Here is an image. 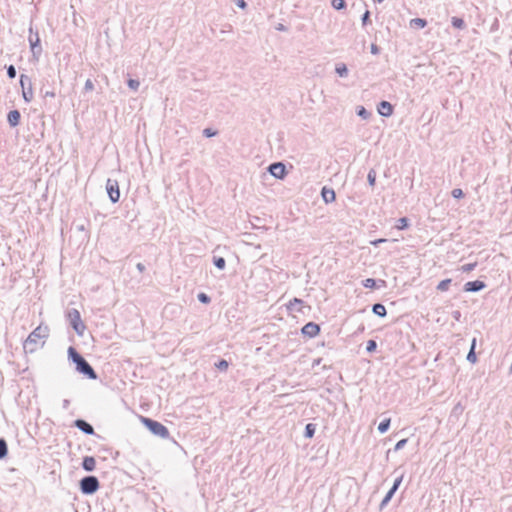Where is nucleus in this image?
I'll return each mask as SVG.
<instances>
[{"label":"nucleus","mask_w":512,"mask_h":512,"mask_svg":"<svg viewBox=\"0 0 512 512\" xmlns=\"http://www.w3.org/2000/svg\"><path fill=\"white\" fill-rule=\"evenodd\" d=\"M49 329L47 326L39 325L27 337L24 342V349L30 353L35 352L38 348L42 347L45 339L48 337Z\"/></svg>","instance_id":"nucleus-1"},{"label":"nucleus","mask_w":512,"mask_h":512,"mask_svg":"<svg viewBox=\"0 0 512 512\" xmlns=\"http://www.w3.org/2000/svg\"><path fill=\"white\" fill-rule=\"evenodd\" d=\"M70 358L77 365V370L85 375H87L91 379L96 378V374L92 367L85 361V359L80 356L73 347H70L68 350Z\"/></svg>","instance_id":"nucleus-2"},{"label":"nucleus","mask_w":512,"mask_h":512,"mask_svg":"<svg viewBox=\"0 0 512 512\" xmlns=\"http://www.w3.org/2000/svg\"><path fill=\"white\" fill-rule=\"evenodd\" d=\"M140 421L142 424H144L153 434L162 437V438H168L169 437V431L168 429L161 424L160 422H157L155 420H152L150 418L141 416Z\"/></svg>","instance_id":"nucleus-3"},{"label":"nucleus","mask_w":512,"mask_h":512,"mask_svg":"<svg viewBox=\"0 0 512 512\" xmlns=\"http://www.w3.org/2000/svg\"><path fill=\"white\" fill-rule=\"evenodd\" d=\"M81 491L85 494H92L99 488L98 479L94 476H88L80 482Z\"/></svg>","instance_id":"nucleus-4"},{"label":"nucleus","mask_w":512,"mask_h":512,"mask_svg":"<svg viewBox=\"0 0 512 512\" xmlns=\"http://www.w3.org/2000/svg\"><path fill=\"white\" fill-rule=\"evenodd\" d=\"M68 319H69L71 325L73 326L74 330L78 334H82L85 329V325H84L83 321L81 320V315H80L79 311L76 309L71 310L68 313Z\"/></svg>","instance_id":"nucleus-5"},{"label":"nucleus","mask_w":512,"mask_h":512,"mask_svg":"<svg viewBox=\"0 0 512 512\" xmlns=\"http://www.w3.org/2000/svg\"><path fill=\"white\" fill-rule=\"evenodd\" d=\"M107 193L112 202H117L120 198L119 185L116 180L108 179L106 183Z\"/></svg>","instance_id":"nucleus-6"},{"label":"nucleus","mask_w":512,"mask_h":512,"mask_svg":"<svg viewBox=\"0 0 512 512\" xmlns=\"http://www.w3.org/2000/svg\"><path fill=\"white\" fill-rule=\"evenodd\" d=\"M301 332L303 335L312 338L320 333V327L314 322H309L302 327Z\"/></svg>","instance_id":"nucleus-7"},{"label":"nucleus","mask_w":512,"mask_h":512,"mask_svg":"<svg viewBox=\"0 0 512 512\" xmlns=\"http://www.w3.org/2000/svg\"><path fill=\"white\" fill-rule=\"evenodd\" d=\"M270 173L279 179H283L286 175V167L283 163H274L269 167Z\"/></svg>","instance_id":"nucleus-8"},{"label":"nucleus","mask_w":512,"mask_h":512,"mask_svg":"<svg viewBox=\"0 0 512 512\" xmlns=\"http://www.w3.org/2000/svg\"><path fill=\"white\" fill-rule=\"evenodd\" d=\"M402 480H403V476H400V477H398V478L395 480V482H394V484H393L392 488L388 491V493L386 494L385 498L383 499V501H382V506H383V505H385V504H387V503L390 501V499L392 498V496L394 495V493L396 492V490H397V489H398V487L400 486V484H401Z\"/></svg>","instance_id":"nucleus-9"},{"label":"nucleus","mask_w":512,"mask_h":512,"mask_svg":"<svg viewBox=\"0 0 512 512\" xmlns=\"http://www.w3.org/2000/svg\"><path fill=\"white\" fill-rule=\"evenodd\" d=\"M485 287V284L482 281H470L467 282L464 286L465 291L467 292H474L479 291Z\"/></svg>","instance_id":"nucleus-10"},{"label":"nucleus","mask_w":512,"mask_h":512,"mask_svg":"<svg viewBox=\"0 0 512 512\" xmlns=\"http://www.w3.org/2000/svg\"><path fill=\"white\" fill-rule=\"evenodd\" d=\"M321 194L325 203H332L336 199V194L333 189L323 187Z\"/></svg>","instance_id":"nucleus-11"},{"label":"nucleus","mask_w":512,"mask_h":512,"mask_svg":"<svg viewBox=\"0 0 512 512\" xmlns=\"http://www.w3.org/2000/svg\"><path fill=\"white\" fill-rule=\"evenodd\" d=\"M378 112L383 115V116H390L393 112V107L392 105L387 102V101H382L380 104H379V107H378Z\"/></svg>","instance_id":"nucleus-12"},{"label":"nucleus","mask_w":512,"mask_h":512,"mask_svg":"<svg viewBox=\"0 0 512 512\" xmlns=\"http://www.w3.org/2000/svg\"><path fill=\"white\" fill-rule=\"evenodd\" d=\"M75 426L78 427L83 432H85L86 434H93L94 433L93 427L89 423L84 421V420H81V419L76 420L75 421Z\"/></svg>","instance_id":"nucleus-13"},{"label":"nucleus","mask_w":512,"mask_h":512,"mask_svg":"<svg viewBox=\"0 0 512 512\" xmlns=\"http://www.w3.org/2000/svg\"><path fill=\"white\" fill-rule=\"evenodd\" d=\"M83 468L86 470V471H93L96 467V460L94 457L92 456H86L84 459H83Z\"/></svg>","instance_id":"nucleus-14"},{"label":"nucleus","mask_w":512,"mask_h":512,"mask_svg":"<svg viewBox=\"0 0 512 512\" xmlns=\"http://www.w3.org/2000/svg\"><path fill=\"white\" fill-rule=\"evenodd\" d=\"M20 113L17 110H12L8 113V122L11 126H17L20 121Z\"/></svg>","instance_id":"nucleus-15"},{"label":"nucleus","mask_w":512,"mask_h":512,"mask_svg":"<svg viewBox=\"0 0 512 512\" xmlns=\"http://www.w3.org/2000/svg\"><path fill=\"white\" fill-rule=\"evenodd\" d=\"M475 346H476V339H473L472 341V345H471V349L467 355V360L471 363H476L477 361V357H476V354H475Z\"/></svg>","instance_id":"nucleus-16"},{"label":"nucleus","mask_w":512,"mask_h":512,"mask_svg":"<svg viewBox=\"0 0 512 512\" xmlns=\"http://www.w3.org/2000/svg\"><path fill=\"white\" fill-rule=\"evenodd\" d=\"M373 312L380 317H384L386 315V308L382 304H375L373 306Z\"/></svg>","instance_id":"nucleus-17"},{"label":"nucleus","mask_w":512,"mask_h":512,"mask_svg":"<svg viewBox=\"0 0 512 512\" xmlns=\"http://www.w3.org/2000/svg\"><path fill=\"white\" fill-rule=\"evenodd\" d=\"M426 20L421 18H415L410 21L411 27L424 28L426 26Z\"/></svg>","instance_id":"nucleus-18"},{"label":"nucleus","mask_w":512,"mask_h":512,"mask_svg":"<svg viewBox=\"0 0 512 512\" xmlns=\"http://www.w3.org/2000/svg\"><path fill=\"white\" fill-rule=\"evenodd\" d=\"M450 283H451V279H445V280H442L441 282H439V284L437 285V289L441 292H445L449 289V286H450Z\"/></svg>","instance_id":"nucleus-19"},{"label":"nucleus","mask_w":512,"mask_h":512,"mask_svg":"<svg viewBox=\"0 0 512 512\" xmlns=\"http://www.w3.org/2000/svg\"><path fill=\"white\" fill-rule=\"evenodd\" d=\"M407 227H408V219L407 218L403 217V218L398 219V221L396 223V228L398 230H403Z\"/></svg>","instance_id":"nucleus-20"},{"label":"nucleus","mask_w":512,"mask_h":512,"mask_svg":"<svg viewBox=\"0 0 512 512\" xmlns=\"http://www.w3.org/2000/svg\"><path fill=\"white\" fill-rule=\"evenodd\" d=\"M314 433H315V426L311 423L307 424L306 428H305L306 437L312 438L314 436Z\"/></svg>","instance_id":"nucleus-21"},{"label":"nucleus","mask_w":512,"mask_h":512,"mask_svg":"<svg viewBox=\"0 0 512 512\" xmlns=\"http://www.w3.org/2000/svg\"><path fill=\"white\" fill-rule=\"evenodd\" d=\"M390 426V419H385L384 421H382L379 426H378V430L381 432V433H384L388 430Z\"/></svg>","instance_id":"nucleus-22"},{"label":"nucleus","mask_w":512,"mask_h":512,"mask_svg":"<svg viewBox=\"0 0 512 512\" xmlns=\"http://www.w3.org/2000/svg\"><path fill=\"white\" fill-rule=\"evenodd\" d=\"M331 4H332L333 8L336 10H341V9L345 8V5H346L344 0H332Z\"/></svg>","instance_id":"nucleus-23"},{"label":"nucleus","mask_w":512,"mask_h":512,"mask_svg":"<svg viewBox=\"0 0 512 512\" xmlns=\"http://www.w3.org/2000/svg\"><path fill=\"white\" fill-rule=\"evenodd\" d=\"M452 25L455 28L462 29L464 27V21L461 18L453 17L452 18Z\"/></svg>","instance_id":"nucleus-24"},{"label":"nucleus","mask_w":512,"mask_h":512,"mask_svg":"<svg viewBox=\"0 0 512 512\" xmlns=\"http://www.w3.org/2000/svg\"><path fill=\"white\" fill-rule=\"evenodd\" d=\"M364 287L374 289L376 287V281L372 278H367L363 282Z\"/></svg>","instance_id":"nucleus-25"},{"label":"nucleus","mask_w":512,"mask_h":512,"mask_svg":"<svg viewBox=\"0 0 512 512\" xmlns=\"http://www.w3.org/2000/svg\"><path fill=\"white\" fill-rule=\"evenodd\" d=\"M7 454V444L3 439H0V458Z\"/></svg>","instance_id":"nucleus-26"},{"label":"nucleus","mask_w":512,"mask_h":512,"mask_svg":"<svg viewBox=\"0 0 512 512\" xmlns=\"http://www.w3.org/2000/svg\"><path fill=\"white\" fill-rule=\"evenodd\" d=\"M476 265H477V263H476V262H474V263H468V264L463 265V266L461 267V270H462L463 272H466V273H467V272H470V271L474 270V269H475V267H476Z\"/></svg>","instance_id":"nucleus-27"},{"label":"nucleus","mask_w":512,"mask_h":512,"mask_svg":"<svg viewBox=\"0 0 512 512\" xmlns=\"http://www.w3.org/2000/svg\"><path fill=\"white\" fill-rule=\"evenodd\" d=\"M302 304V301L298 298H294L293 300H291L288 304V309L290 310H293L294 309V306L295 305H301Z\"/></svg>","instance_id":"nucleus-28"},{"label":"nucleus","mask_w":512,"mask_h":512,"mask_svg":"<svg viewBox=\"0 0 512 512\" xmlns=\"http://www.w3.org/2000/svg\"><path fill=\"white\" fill-rule=\"evenodd\" d=\"M376 347H377V344H376V342L374 340H369L367 342V351L368 352L375 351Z\"/></svg>","instance_id":"nucleus-29"},{"label":"nucleus","mask_w":512,"mask_h":512,"mask_svg":"<svg viewBox=\"0 0 512 512\" xmlns=\"http://www.w3.org/2000/svg\"><path fill=\"white\" fill-rule=\"evenodd\" d=\"M216 367L220 370H226L228 368V362L226 360H221L216 364Z\"/></svg>","instance_id":"nucleus-30"},{"label":"nucleus","mask_w":512,"mask_h":512,"mask_svg":"<svg viewBox=\"0 0 512 512\" xmlns=\"http://www.w3.org/2000/svg\"><path fill=\"white\" fill-rule=\"evenodd\" d=\"M336 71L338 72V74H339L340 76H345V75L347 74V68H346V66H345V65L338 66V67L336 68Z\"/></svg>","instance_id":"nucleus-31"},{"label":"nucleus","mask_w":512,"mask_h":512,"mask_svg":"<svg viewBox=\"0 0 512 512\" xmlns=\"http://www.w3.org/2000/svg\"><path fill=\"white\" fill-rule=\"evenodd\" d=\"M128 86L133 90H137L139 87V82L137 80L130 79L128 81Z\"/></svg>","instance_id":"nucleus-32"},{"label":"nucleus","mask_w":512,"mask_h":512,"mask_svg":"<svg viewBox=\"0 0 512 512\" xmlns=\"http://www.w3.org/2000/svg\"><path fill=\"white\" fill-rule=\"evenodd\" d=\"M452 196L454 198H461V197H463V191L460 188L453 189Z\"/></svg>","instance_id":"nucleus-33"},{"label":"nucleus","mask_w":512,"mask_h":512,"mask_svg":"<svg viewBox=\"0 0 512 512\" xmlns=\"http://www.w3.org/2000/svg\"><path fill=\"white\" fill-rule=\"evenodd\" d=\"M215 265L219 269H223L225 267V260H224V258L220 257V258L216 259L215 260Z\"/></svg>","instance_id":"nucleus-34"},{"label":"nucleus","mask_w":512,"mask_h":512,"mask_svg":"<svg viewBox=\"0 0 512 512\" xmlns=\"http://www.w3.org/2000/svg\"><path fill=\"white\" fill-rule=\"evenodd\" d=\"M198 299L202 302V303H209L210 302V298L205 294V293H200L198 295Z\"/></svg>","instance_id":"nucleus-35"},{"label":"nucleus","mask_w":512,"mask_h":512,"mask_svg":"<svg viewBox=\"0 0 512 512\" xmlns=\"http://www.w3.org/2000/svg\"><path fill=\"white\" fill-rule=\"evenodd\" d=\"M7 74L10 78H14L16 76V70L14 66L10 65L7 69Z\"/></svg>","instance_id":"nucleus-36"},{"label":"nucleus","mask_w":512,"mask_h":512,"mask_svg":"<svg viewBox=\"0 0 512 512\" xmlns=\"http://www.w3.org/2000/svg\"><path fill=\"white\" fill-rule=\"evenodd\" d=\"M23 97H24L25 101L30 102L31 99H32V92H31V90L28 91V92L23 91Z\"/></svg>","instance_id":"nucleus-37"},{"label":"nucleus","mask_w":512,"mask_h":512,"mask_svg":"<svg viewBox=\"0 0 512 512\" xmlns=\"http://www.w3.org/2000/svg\"><path fill=\"white\" fill-rule=\"evenodd\" d=\"M368 180H369L370 185L373 186L375 184V173L373 171H371L368 174Z\"/></svg>","instance_id":"nucleus-38"},{"label":"nucleus","mask_w":512,"mask_h":512,"mask_svg":"<svg viewBox=\"0 0 512 512\" xmlns=\"http://www.w3.org/2000/svg\"><path fill=\"white\" fill-rule=\"evenodd\" d=\"M406 442H407L406 439H402V440L398 441L397 444L395 445V449L396 450L401 449L406 444Z\"/></svg>","instance_id":"nucleus-39"},{"label":"nucleus","mask_w":512,"mask_h":512,"mask_svg":"<svg viewBox=\"0 0 512 512\" xmlns=\"http://www.w3.org/2000/svg\"><path fill=\"white\" fill-rule=\"evenodd\" d=\"M204 134L207 137H212V136H214L216 134V132L212 131L211 129H205L204 130Z\"/></svg>","instance_id":"nucleus-40"},{"label":"nucleus","mask_w":512,"mask_h":512,"mask_svg":"<svg viewBox=\"0 0 512 512\" xmlns=\"http://www.w3.org/2000/svg\"><path fill=\"white\" fill-rule=\"evenodd\" d=\"M93 87H94V85H93L92 81L91 80H87L86 83H85V88L87 90H92Z\"/></svg>","instance_id":"nucleus-41"},{"label":"nucleus","mask_w":512,"mask_h":512,"mask_svg":"<svg viewBox=\"0 0 512 512\" xmlns=\"http://www.w3.org/2000/svg\"><path fill=\"white\" fill-rule=\"evenodd\" d=\"M369 19V11H366L362 17L363 24H366Z\"/></svg>","instance_id":"nucleus-42"},{"label":"nucleus","mask_w":512,"mask_h":512,"mask_svg":"<svg viewBox=\"0 0 512 512\" xmlns=\"http://www.w3.org/2000/svg\"><path fill=\"white\" fill-rule=\"evenodd\" d=\"M237 5H238L240 8L244 9V8L246 7V2H245L244 0H238V1H237Z\"/></svg>","instance_id":"nucleus-43"},{"label":"nucleus","mask_w":512,"mask_h":512,"mask_svg":"<svg viewBox=\"0 0 512 512\" xmlns=\"http://www.w3.org/2000/svg\"><path fill=\"white\" fill-rule=\"evenodd\" d=\"M371 51H372V53L377 54V53H378V47H377L376 45H374V44H373V45L371 46Z\"/></svg>","instance_id":"nucleus-44"},{"label":"nucleus","mask_w":512,"mask_h":512,"mask_svg":"<svg viewBox=\"0 0 512 512\" xmlns=\"http://www.w3.org/2000/svg\"><path fill=\"white\" fill-rule=\"evenodd\" d=\"M39 43V38L36 39V42L31 41V47L34 49V47Z\"/></svg>","instance_id":"nucleus-45"},{"label":"nucleus","mask_w":512,"mask_h":512,"mask_svg":"<svg viewBox=\"0 0 512 512\" xmlns=\"http://www.w3.org/2000/svg\"><path fill=\"white\" fill-rule=\"evenodd\" d=\"M384 241H385L384 239H379V240L373 242V244H377V243L384 242Z\"/></svg>","instance_id":"nucleus-46"},{"label":"nucleus","mask_w":512,"mask_h":512,"mask_svg":"<svg viewBox=\"0 0 512 512\" xmlns=\"http://www.w3.org/2000/svg\"><path fill=\"white\" fill-rule=\"evenodd\" d=\"M138 268H139V270H141V271L144 269V267H143L141 264H138Z\"/></svg>","instance_id":"nucleus-47"}]
</instances>
